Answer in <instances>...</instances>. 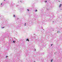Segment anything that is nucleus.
Here are the masks:
<instances>
[{
	"instance_id": "obj_1",
	"label": "nucleus",
	"mask_w": 62,
	"mask_h": 62,
	"mask_svg": "<svg viewBox=\"0 0 62 62\" xmlns=\"http://www.w3.org/2000/svg\"><path fill=\"white\" fill-rule=\"evenodd\" d=\"M62 4H61L59 5V8H60V7H61V5Z\"/></svg>"
},
{
	"instance_id": "obj_2",
	"label": "nucleus",
	"mask_w": 62,
	"mask_h": 62,
	"mask_svg": "<svg viewBox=\"0 0 62 62\" xmlns=\"http://www.w3.org/2000/svg\"><path fill=\"white\" fill-rule=\"evenodd\" d=\"M26 40V41H29V39H27Z\"/></svg>"
},
{
	"instance_id": "obj_3",
	"label": "nucleus",
	"mask_w": 62,
	"mask_h": 62,
	"mask_svg": "<svg viewBox=\"0 0 62 62\" xmlns=\"http://www.w3.org/2000/svg\"><path fill=\"white\" fill-rule=\"evenodd\" d=\"M26 23H25V24H24L25 26H26Z\"/></svg>"
},
{
	"instance_id": "obj_4",
	"label": "nucleus",
	"mask_w": 62,
	"mask_h": 62,
	"mask_svg": "<svg viewBox=\"0 0 62 62\" xmlns=\"http://www.w3.org/2000/svg\"><path fill=\"white\" fill-rule=\"evenodd\" d=\"M53 59H52V60H51V62H53Z\"/></svg>"
},
{
	"instance_id": "obj_5",
	"label": "nucleus",
	"mask_w": 62,
	"mask_h": 62,
	"mask_svg": "<svg viewBox=\"0 0 62 62\" xmlns=\"http://www.w3.org/2000/svg\"><path fill=\"white\" fill-rule=\"evenodd\" d=\"M37 9H36V11H35V12H36V11H37Z\"/></svg>"
},
{
	"instance_id": "obj_6",
	"label": "nucleus",
	"mask_w": 62,
	"mask_h": 62,
	"mask_svg": "<svg viewBox=\"0 0 62 62\" xmlns=\"http://www.w3.org/2000/svg\"><path fill=\"white\" fill-rule=\"evenodd\" d=\"M15 15H14V17H15Z\"/></svg>"
},
{
	"instance_id": "obj_7",
	"label": "nucleus",
	"mask_w": 62,
	"mask_h": 62,
	"mask_svg": "<svg viewBox=\"0 0 62 62\" xmlns=\"http://www.w3.org/2000/svg\"><path fill=\"white\" fill-rule=\"evenodd\" d=\"M13 42L14 43H15V42L14 41H13Z\"/></svg>"
},
{
	"instance_id": "obj_8",
	"label": "nucleus",
	"mask_w": 62,
	"mask_h": 62,
	"mask_svg": "<svg viewBox=\"0 0 62 62\" xmlns=\"http://www.w3.org/2000/svg\"><path fill=\"white\" fill-rule=\"evenodd\" d=\"M8 57V56H6V57Z\"/></svg>"
},
{
	"instance_id": "obj_9",
	"label": "nucleus",
	"mask_w": 62,
	"mask_h": 62,
	"mask_svg": "<svg viewBox=\"0 0 62 62\" xmlns=\"http://www.w3.org/2000/svg\"><path fill=\"white\" fill-rule=\"evenodd\" d=\"M27 10L28 11H29V10H28V9H27Z\"/></svg>"
},
{
	"instance_id": "obj_10",
	"label": "nucleus",
	"mask_w": 62,
	"mask_h": 62,
	"mask_svg": "<svg viewBox=\"0 0 62 62\" xmlns=\"http://www.w3.org/2000/svg\"><path fill=\"white\" fill-rule=\"evenodd\" d=\"M53 46V44L51 45V46Z\"/></svg>"
},
{
	"instance_id": "obj_11",
	"label": "nucleus",
	"mask_w": 62,
	"mask_h": 62,
	"mask_svg": "<svg viewBox=\"0 0 62 62\" xmlns=\"http://www.w3.org/2000/svg\"><path fill=\"white\" fill-rule=\"evenodd\" d=\"M45 2H46H46H47V1H46Z\"/></svg>"
},
{
	"instance_id": "obj_12",
	"label": "nucleus",
	"mask_w": 62,
	"mask_h": 62,
	"mask_svg": "<svg viewBox=\"0 0 62 62\" xmlns=\"http://www.w3.org/2000/svg\"><path fill=\"white\" fill-rule=\"evenodd\" d=\"M4 28V27H3L2 28Z\"/></svg>"
},
{
	"instance_id": "obj_13",
	"label": "nucleus",
	"mask_w": 62,
	"mask_h": 62,
	"mask_svg": "<svg viewBox=\"0 0 62 62\" xmlns=\"http://www.w3.org/2000/svg\"><path fill=\"white\" fill-rule=\"evenodd\" d=\"M6 0H4V1H5Z\"/></svg>"
},
{
	"instance_id": "obj_14",
	"label": "nucleus",
	"mask_w": 62,
	"mask_h": 62,
	"mask_svg": "<svg viewBox=\"0 0 62 62\" xmlns=\"http://www.w3.org/2000/svg\"><path fill=\"white\" fill-rule=\"evenodd\" d=\"M2 3L1 4V5H2Z\"/></svg>"
},
{
	"instance_id": "obj_15",
	"label": "nucleus",
	"mask_w": 62,
	"mask_h": 62,
	"mask_svg": "<svg viewBox=\"0 0 62 62\" xmlns=\"http://www.w3.org/2000/svg\"><path fill=\"white\" fill-rule=\"evenodd\" d=\"M35 51H36V49H35Z\"/></svg>"
}]
</instances>
